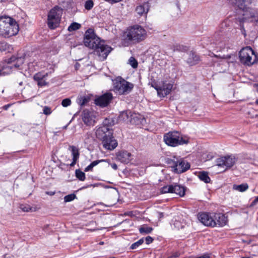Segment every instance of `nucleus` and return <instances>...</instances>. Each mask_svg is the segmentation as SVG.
I'll list each match as a JSON object with an SVG mask.
<instances>
[{
	"label": "nucleus",
	"mask_w": 258,
	"mask_h": 258,
	"mask_svg": "<svg viewBox=\"0 0 258 258\" xmlns=\"http://www.w3.org/2000/svg\"><path fill=\"white\" fill-rule=\"evenodd\" d=\"M121 115L122 116H126L127 117H128V114H127V112H123L121 114Z\"/></svg>",
	"instance_id": "603ef678"
},
{
	"label": "nucleus",
	"mask_w": 258,
	"mask_h": 258,
	"mask_svg": "<svg viewBox=\"0 0 258 258\" xmlns=\"http://www.w3.org/2000/svg\"><path fill=\"white\" fill-rule=\"evenodd\" d=\"M253 87L255 88L256 91L258 92V84H254Z\"/></svg>",
	"instance_id": "864d4df0"
},
{
	"label": "nucleus",
	"mask_w": 258,
	"mask_h": 258,
	"mask_svg": "<svg viewBox=\"0 0 258 258\" xmlns=\"http://www.w3.org/2000/svg\"><path fill=\"white\" fill-rule=\"evenodd\" d=\"M71 100L70 98H66L62 100L61 105L63 107H66L71 104Z\"/></svg>",
	"instance_id": "e433bc0d"
},
{
	"label": "nucleus",
	"mask_w": 258,
	"mask_h": 258,
	"mask_svg": "<svg viewBox=\"0 0 258 258\" xmlns=\"http://www.w3.org/2000/svg\"><path fill=\"white\" fill-rule=\"evenodd\" d=\"M137 241L139 243V244L141 245L144 242V239L143 238H141V239H140V240H139Z\"/></svg>",
	"instance_id": "8fccbe9b"
},
{
	"label": "nucleus",
	"mask_w": 258,
	"mask_h": 258,
	"mask_svg": "<svg viewBox=\"0 0 258 258\" xmlns=\"http://www.w3.org/2000/svg\"><path fill=\"white\" fill-rule=\"evenodd\" d=\"M199 178L202 181L208 183L211 181V179L209 176L208 173L206 171L199 172L198 175Z\"/></svg>",
	"instance_id": "a878e982"
},
{
	"label": "nucleus",
	"mask_w": 258,
	"mask_h": 258,
	"mask_svg": "<svg viewBox=\"0 0 258 258\" xmlns=\"http://www.w3.org/2000/svg\"><path fill=\"white\" fill-rule=\"evenodd\" d=\"M240 62L247 66H251L255 61V55L252 48L249 46L243 48L239 52Z\"/></svg>",
	"instance_id": "0eeeda50"
},
{
	"label": "nucleus",
	"mask_w": 258,
	"mask_h": 258,
	"mask_svg": "<svg viewBox=\"0 0 258 258\" xmlns=\"http://www.w3.org/2000/svg\"><path fill=\"white\" fill-rule=\"evenodd\" d=\"M69 150L71 151L72 155L73 156V161L71 163V166H74L78 160L79 159L80 153L79 149L77 147L74 146H70L69 147Z\"/></svg>",
	"instance_id": "aec40b11"
},
{
	"label": "nucleus",
	"mask_w": 258,
	"mask_h": 258,
	"mask_svg": "<svg viewBox=\"0 0 258 258\" xmlns=\"http://www.w3.org/2000/svg\"><path fill=\"white\" fill-rule=\"evenodd\" d=\"M45 193L46 195H48L49 196H53L55 194V191H46Z\"/></svg>",
	"instance_id": "49530a36"
},
{
	"label": "nucleus",
	"mask_w": 258,
	"mask_h": 258,
	"mask_svg": "<svg viewBox=\"0 0 258 258\" xmlns=\"http://www.w3.org/2000/svg\"><path fill=\"white\" fill-rule=\"evenodd\" d=\"M255 103L258 105V99L255 101Z\"/></svg>",
	"instance_id": "4d7b16f0"
},
{
	"label": "nucleus",
	"mask_w": 258,
	"mask_h": 258,
	"mask_svg": "<svg viewBox=\"0 0 258 258\" xmlns=\"http://www.w3.org/2000/svg\"><path fill=\"white\" fill-rule=\"evenodd\" d=\"M140 245L139 244V243L138 242V241L133 243L130 248L131 249H136L137 248H138Z\"/></svg>",
	"instance_id": "37998d69"
},
{
	"label": "nucleus",
	"mask_w": 258,
	"mask_h": 258,
	"mask_svg": "<svg viewBox=\"0 0 258 258\" xmlns=\"http://www.w3.org/2000/svg\"><path fill=\"white\" fill-rule=\"evenodd\" d=\"M172 187H173L172 193L178 195L180 197H182L184 195L185 188L183 186L175 183L172 184Z\"/></svg>",
	"instance_id": "5701e85b"
},
{
	"label": "nucleus",
	"mask_w": 258,
	"mask_h": 258,
	"mask_svg": "<svg viewBox=\"0 0 258 258\" xmlns=\"http://www.w3.org/2000/svg\"><path fill=\"white\" fill-rule=\"evenodd\" d=\"M37 84L39 86H45L47 83L45 80H44V79L42 80H41L40 81H37Z\"/></svg>",
	"instance_id": "a19ab883"
},
{
	"label": "nucleus",
	"mask_w": 258,
	"mask_h": 258,
	"mask_svg": "<svg viewBox=\"0 0 258 258\" xmlns=\"http://www.w3.org/2000/svg\"><path fill=\"white\" fill-rule=\"evenodd\" d=\"M106 2H111V3H117L121 1V0H105Z\"/></svg>",
	"instance_id": "09e8293b"
},
{
	"label": "nucleus",
	"mask_w": 258,
	"mask_h": 258,
	"mask_svg": "<svg viewBox=\"0 0 258 258\" xmlns=\"http://www.w3.org/2000/svg\"><path fill=\"white\" fill-rule=\"evenodd\" d=\"M249 2L247 0H232L231 5L235 8L242 12L248 8Z\"/></svg>",
	"instance_id": "dca6fc26"
},
{
	"label": "nucleus",
	"mask_w": 258,
	"mask_h": 258,
	"mask_svg": "<svg viewBox=\"0 0 258 258\" xmlns=\"http://www.w3.org/2000/svg\"><path fill=\"white\" fill-rule=\"evenodd\" d=\"M130 64L133 68L136 69L138 67V63L137 60L134 57H131L128 61Z\"/></svg>",
	"instance_id": "72a5a7b5"
},
{
	"label": "nucleus",
	"mask_w": 258,
	"mask_h": 258,
	"mask_svg": "<svg viewBox=\"0 0 258 258\" xmlns=\"http://www.w3.org/2000/svg\"><path fill=\"white\" fill-rule=\"evenodd\" d=\"M255 11L248 7L243 11L242 15L243 16L242 19V21H248L253 22L254 14Z\"/></svg>",
	"instance_id": "f3484780"
},
{
	"label": "nucleus",
	"mask_w": 258,
	"mask_h": 258,
	"mask_svg": "<svg viewBox=\"0 0 258 258\" xmlns=\"http://www.w3.org/2000/svg\"><path fill=\"white\" fill-rule=\"evenodd\" d=\"M22 82H21V83H20V85H22Z\"/></svg>",
	"instance_id": "052dcab7"
},
{
	"label": "nucleus",
	"mask_w": 258,
	"mask_h": 258,
	"mask_svg": "<svg viewBox=\"0 0 258 258\" xmlns=\"http://www.w3.org/2000/svg\"><path fill=\"white\" fill-rule=\"evenodd\" d=\"M19 32V26L15 20L9 17H0V36L9 37Z\"/></svg>",
	"instance_id": "f03ea898"
},
{
	"label": "nucleus",
	"mask_w": 258,
	"mask_h": 258,
	"mask_svg": "<svg viewBox=\"0 0 258 258\" xmlns=\"http://www.w3.org/2000/svg\"><path fill=\"white\" fill-rule=\"evenodd\" d=\"M104 161L105 160L103 159L94 161L90 165H89L87 167H86L85 168L84 171L88 172L89 171H92L94 167L97 165L99 163Z\"/></svg>",
	"instance_id": "cd10ccee"
},
{
	"label": "nucleus",
	"mask_w": 258,
	"mask_h": 258,
	"mask_svg": "<svg viewBox=\"0 0 258 258\" xmlns=\"http://www.w3.org/2000/svg\"><path fill=\"white\" fill-rule=\"evenodd\" d=\"M111 166L114 170H116L117 169V166L115 163L111 164Z\"/></svg>",
	"instance_id": "de8ad7c7"
},
{
	"label": "nucleus",
	"mask_w": 258,
	"mask_h": 258,
	"mask_svg": "<svg viewBox=\"0 0 258 258\" xmlns=\"http://www.w3.org/2000/svg\"><path fill=\"white\" fill-rule=\"evenodd\" d=\"M2 74V71L0 70V76Z\"/></svg>",
	"instance_id": "bf43d9fd"
},
{
	"label": "nucleus",
	"mask_w": 258,
	"mask_h": 258,
	"mask_svg": "<svg viewBox=\"0 0 258 258\" xmlns=\"http://www.w3.org/2000/svg\"><path fill=\"white\" fill-rule=\"evenodd\" d=\"M164 141L168 146L176 147L178 145L187 144L188 141L183 139L178 132H170L164 136Z\"/></svg>",
	"instance_id": "423d86ee"
},
{
	"label": "nucleus",
	"mask_w": 258,
	"mask_h": 258,
	"mask_svg": "<svg viewBox=\"0 0 258 258\" xmlns=\"http://www.w3.org/2000/svg\"><path fill=\"white\" fill-rule=\"evenodd\" d=\"M172 87V84H164L162 87L156 88V89L159 96L164 97L170 93Z\"/></svg>",
	"instance_id": "2eb2a0df"
},
{
	"label": "nucleus",
	"mask_w": 258,
	"mask_h": 258,
	"mask_svg": "<svg viewBox=\"0 0 258 258\" xmlns=\"http://www.w3.org/2000/svg\"><path fill=\"white\" fill-rule=\"evenodd\" d=\"M258 202V196L255 198V199L252 202L251 205L254 206Z\"/></svg>",
	"instance_id": "a18cd8bd"
},
{
	"label": "nucleus",
	"mask_w": 258,
	"mask_h": 258,
	"mask_svg": "<svg viewBox=\"0 0 258 258\" xmlns=\"http://www.w3.org/2000/svg\"><path fill=\"white\" fill-rule=\"evenodd\" d=\"M76 197L75 194H70L64 197V200L66 203L70 202L74 200Z\"/></svg>",
	"instance_id": "c9c22d12"
},
{
	"label": "nucleus",
	"mask_w": 258,
	"mask_h": 258,
	"mask_svg": "<svg viewBox=\"0 0 258 258\" xmlns=\"http://www.w3.org/2000/svg\"><path fill=\"white\" fill-rule=\"evenodd\" d=\"M88 101V99L85 97H82L79 100V104L81 106L84 105Z\"/></svg>",
	"instance_id": "58836bf2"
},
{
	"label": "nucleus",
	"mask_w": 258,
	"mask_h": 258,
	"mask_svg": "<svg viewBox=\"0 0 258 258\" xmlns=\"http://www.w3.org/2000/svg\"><path fill=\"white\" fill-rule=\"evenodd\" d=\"M168 164L171 165L173 168V171L176 173H181L185 172L190 168V164L188 162L185 161L183 159L178 160L168 159Z\"/></svg>",
	"instance_id": "6e6552de"
},
{
	"label": "nucleus",
	"mask_w": 258,
	"mask_h": 258,
	"mask_svg": "<svg viewBox=\"0 0 258 258\" xmlns=\"http://www.w3.org/2000/svg\"><path fill=\"white\" fill-rule=\"evenodd\" d=\"M145 241L146 244H149L153 242V238L152 237L148 236L145 238Z\"/></svg>",
	"instance_id": "79ce46f5"
},
{
	"label": "nucleus",
	"mask_w": 258,
	"mask_h": 258,
	"mask_svg": "<svg viewBox=\"0 0 258 258\" xmlns=\"http://www.w3.org/2000/svg\"><path fill=\"white\" fill-rule=\"evenodd\" d=\"M214 219L216 222V226L218 225L220 227L225 226L227 222V217L221 213H214Z\"/></svg>",
	"instance_id": "6ab92c4d"
},
{
	"label": "nucleus",
	"mask_w": 258,
	"mask_h": 258,
	"mask_svg": "<svg viewBox=\"0 0 258 258\" xmlns=\"http://www.w3.org/2000/svg\"><path fill=\"white\" fill-rule=\"evenodd\" d=\"M131 154L127 151H121L117 154V159L122 163L127 164L131 161Z\"/></svg>",
	"instance_id": "a211bd4d"
},
{
	"label": "nucleus",
	"mask_w": 258,
	"mask_h": 258,
	"mask_svg": "<svg viewBox=\"0 0 258 258\" xmlns=\"http://www.w3.org/2000/svg\"><path fill=\"white\" fill-rule=\"evenodd\" d=\"M20 209L24 212H29L32 210V208L30 206L25 205H21Z\"/></svg>",
	"instance_id": "4c0bfd02"
},
{
	"label": "nucleus",
	"mask_w": 258,
	"mask_h": 258,
	"mask_svg": "<svg viewBox=\"0 0 258 258\" xmlns=\"http://www.w3.org/2000/svg\"><path fill=\"white\" fill-rule=\"evenodd\" d=\"M81 27V25L79 23L74 22L68 27V30L70 32L77 30Z\"/></svg>",
	"instance_id": "473e14b6"
},
{
	"label": "nucleus",
	"mask_w": 258,
	"mask_h": 258,
	"mask_svg": "<svg viewBox=\"0 0 258 258\" xmlns=\"http://www.w3.org/2000/svg\"><path fill=\"white\" fill-rule=\"evenodd\" d=\"M173 188L172 184L167 185L161 188L160 192L162 194L172 193Z\"/></svg>",
	"instance_id": "c756f323"
},
{
	"label": "nucleus",
	"mask_w": 258,
	"mask_h": 258,
	"mask_svg": "<svg viewBox=\"0 0 258 258\" xmlns=\"http://www.w3.org/2000/svg\"><path fill=\"white\" fill-rule=\"evenodd\" d=\"M248 188V185L247 183H242L240 185L234 184L233 185V189L234 190L244 192Z\"/></svg>",
	"instance_id": "bb28decb"
},
{
	"label": "nucleus",
	"mask_w": 258,
	"mask_h": 258,
	"mask_svg": "<svg viewBox=\"0 0 258 258\" xmlns=\"http://www.w3.org/2000/svg\"><path fill=\"white\" fill-rule=\"evenodd\" d=\"M134 87L133 84L124 80L117 81L114 83V90L119 94H126L129 93Z\"/></svg>",
	"instance_id": "9d476101"
},
{
	"label": "nucleus",
	"mask_w": 258,
	"mask_h": 258,
	"mask_svg": "<svg viewBox=\"0 0 258 258\" xmlns=\"http://www.w3.org/2000/svg\"><path fill=\"white\" fill-rule=\"evenodd\" d=\"M84 143L86 145H91L94 142V139L91 132L86 133L83 137Z\"/></svg>",
	"instance_id": "393cba45"
},
{
	"label": "nucleus",
	"mask_w": 258,
	"mask_h": 258,
	"mask_svg": "<svg viewBox=\"0 0 258 258\" xmlns=\"http://www.w3.org/2000/svg\"><path fill=\"white\" fill-rule=\"evenodd\" d=\"M113 124V120L106 119L104 120L103 124L100 126L96 127L95 135L96 138L103 141L113 135V131L110 127Z\"/></svg>",
	"instance_id": "20e7f679"
},
{
	"label": "nucleus",
	"mask_w": 258,
	"mask_h": 258,
	"mask_svg": "<svg viewBox=\"0 0 258 258\" xmlns=\"http://www.w3.org/2000/svg\"><path fill=\"white\" fill-rule=\"evenodd\" d=\"M102 144L103 148L108 150H114L118 145L117 141L112 136L102 141Z\"/></svg>",
	"instance_id": "4468645a"
},
{
	"label": "nucleus",
	"mask_w": 258,
	"mask_h": 258,
	"mask_svg": "<svg viewBox=\"0 0 258 258\" xmlns=\"http://www.w3.org/2000/svg\"><path fill=\"white\" fill-rule=\"evenodd\" d=\"M149 10V5L147 3H144L137 7L136 11L140 16L144 14H147Z\"/></svg>",
	"instance_id": "b1692460"
},
{
	"label": "nucleus",
	"mask_w": 258,
	"mask_h": 258,
	"mask_svg": "<svg viewBox=\"0 0 258 258\" xmlns=\"http://www.w3.org/2000/svg\"><path fill=\"white\" fill-rule=\"evenodd\" d=\"M214 215L207 213H200L198 215L199 220L204 225L207 226L215 227L216 226V222L214 219Z\"/></svg>",
	"instance_id": "9b49d317"
},
{
	"label": "nucleus",
	"mask_w": 258,
	"mask_h": 258,
	"mask_svg": "<svg viewBox=\"0 0 258 258\" xmlns=\"http://www.w3.org/2000/svg\"><path fill=\"white\" fill-rule=\"evenodd\" d=\"M94 6V3L92 0H88L85 3V8L87 10H90Z\"/></svg>",
	"instance_id": "f704fd0d"
},
{
	"label": "nucleus",
	"mask_w": 258,
	"mask_h": 258,
	"mask_svg": "<svg viewBox=\"0 0 258 258\" xmlns=\"http://www.w3.org/2000/svg\"><path fill=\"white\" fill-rule=\"evenodd\" d=\"M10 105H11L10 104L6 105L4 106L3 108L5 110H7L8 109V108L10 106Z\"/></svg>",
	"instance_id": "3c124183"
},
{
	"label": "nucleus",
	"mask_w": 258,
	"mask_h": 258,
	"mask_svg": "<svg viewBox=\"0 0 258 258\" xmlns=\"http://www.w3.org/2000/svg\"><path fill=\"white\" fill-rule=\"evenodd\" d=\"M244 258H249V257H244Z\"/></svg>",
	"instance_id": "e2e57ef3"
},
{
	"label": "nucleus",
	"mask_w": 258,
	"mask_h": 258,
	"mask_svg": "<svg viewBox=\"0 0 258 258\" xmlns=\"http://www.w3.org/2000/svg\"><path fill=\"white\" fill-rule=\"evenodd\" d=\"M82 118L84 123L87 126H93L95 123L96 116L93 111L87 109L83 110Z\"/></svg>",
	"instance_id": "f8f14e48"
},
{
	"label": "nucleus",
	"mask_w": 258,
	"mask_h": 258,
	"mask_svg": "<svg viewBox=\"0 0 258 258\" xmlns=\"http://www.w3.org/2000/svg\"><path fill=\"white\" fill-rule=\"evenodd\" d=\"M84 43L86 46L94 49V54L97 56L100 61L106 59L112 50L110 46L105 44L103 40L97 37L91 29L87 30L85 33Z\"/></svg>",
	"instance_id": "f257e3e1"
},
{
	"label": "nucleus",
	"mask_w": 258,
	"mask_h": 258,
	"mask_svg": "<svg viewBox=\"0 0 258 258\" xmlns=\"http://www.w3.org/2000/svg\"><path fill=\"white\" fill-rule=\"evenodd\" d=\"M76 176L81 181L85 180V174L79 169L76 170Z\"/></svg>",
	"instance_id": "7c9ffc66"
},
{
	"label": "nucleus",
	"mask_w": 258,
	"mask_h": 258,
	"mask_svg": "<svg viewBox=\"0 0 258 258\" xmlns=\"http://www.w3.org/2000/svg\"><path fill=\"white\" fill-rule=\"evenodd\" d=\"M68 124H67V125H66L64 126L63 127V129H66V128H67V126H68Z\"/></svg>",
	"instance_id": "6e6d98bb"
},
{
	"label": "nucleus",
	"mask_w": 258,
	"mask_h": 258,
	"mask_svg": "<svg viewBox=\"0 0 258 258\" xmlns=\"http://www.w3.org/2000/svg\"><path fill=\"white\" fill-rule=\"evenodd\" d=\"M43 111V113L46 115H49L51 113V109L47 106H45L44 107Z\"/></svg>",
	"instance_id": "ea45409f"
},
{
	"label": "nucleus",
	"mask_w": 258,
	"mask_h": 258,
	"mask_svg": "<svg viewBox=\"0 0 258 258\" xmlns=\"http://www.w3.org/2000/svg\"><path fill=\"white\" fill-rule=\"evenodd\" d=\"M159 215H160V218H161L163 216V214L162 213H160Z\"/></svg>",
	"instance_id": "5fc2aeb1"
},
{
	"label": "nucleus",
	"mask_w": 258,
	"mask_h": 258,
	"mask_svg": "<svg viewBox=\"0 0 258 258\" xmlns=\"http://www.w3.org/2000/svg\"><path fill=\"white\" fill-rule=\"evenodd\" d=\"M47 76V74H43L41 72L36 73L33 77V79L36 81H38L43 79L46 76Z\"/></svg>",
	"instance_id": "2f4dec72"
},
{
	"label": "nucleus",
	"mask_w": 258,
	"mask_h": 258,
	"mask_svg": "<svg viewBox=\"0 0 258 258\" xmlns=\"http://www.w3.org/2000/svg\"><path fill=\"white\" fill-rule=\"evenodd\" d=\"M103 243H104V242H100L99 243V244H101V245L103 244Z\"/></svg>",
	"instance_id": "13d9d810"
},
{
	"label": "nucleus",
	"mask_w": 258,
	"mask_h": 258,
	"mask_svg": "<svg viewBox=\"0 0 258 258\" xmlns=\"http://www.w3.org/2000/svg\"><path fill=\"white\" fill-rule=\"evenodd\" d=\"M153 231V228L146 225H144L140 227L139 231L141 234H149Z\"/></svg>",
	"instance_id": "c85d7f7f"
},
{
	"label": "nucleus",
	"mask_w": 258,
	"mask_h": 258,
	"mask_svg": "<svg viewBox=\"0 0 258 258\" xmlns=\"http://www.w3.org/2000/svg\"><path fill=\"white\" fill-rule=\"evenodd\" d=\"M8 63H10V66L8 67L10 69H12L14 67L18 68L23 63V58L21 57L16 58L15 56H13L9 59Z\"/></svg>",
	"instance_id": "412c9836"
},
{
	"label": "nucleus",
	"mask_w": 258,
	"mask_h": 258,
	"mask_svg": "<svg viewBox=\"0 0 258 258\" xmlns=\"http://www.w3.org/2000/svg\"><path fill=\"white\" fill-rule=\"evenodd\" d=\"M110 258H115V257H111Z\"/></svg>",
	"instance_id": "680f3d73"
},
{
	"label": "nucleus",
	"mask_w": 258,
	"mask_h": 258,
	"mask_svg": "<svg viewBox=\"0 0 258 258\" xmlns=\"http://www.w3.org/2000/svg\"><path fill=\"white\" fill-rule=\"evenodd\" d=\"M253 20H254L253 22H258V11L255 12L254 17Z\"/></svg>",
	"instance_id": "c03bdc74"
},
{
	"label": "nucleus",
	"mask_w": 258,
	"mask_h": 258,
	"mask_svg": "<svg viewBox=\"0 0 258 258\" xmlns=\"http://www.w3.org/2000/svg\"><path fill=\"white\" fill-rule=\"evenodd\" d=\"M113 96L111 93H106L96 98L95 99V103L101 107H104L111 102Z\"/></svg>",
	"instance_id": "ddd939ff"
},
{
	"label": "nucleus",
	"mask_w": 258,
	"mask_h": 258,
	"mask_svg": "<svg viewBox=\"0 0 258 258\" xmlns=\"http://www.w3.org/2000/svg\"><path fill=\"white\" fill-rule=\"evenodd\" d=\"M236 158L234 156L230 155L222 157L216 160V166L223 168L221 172L225 171L232 167L236 162Z\"/></svg>",
	"instance_id": "1a4fd4ad"
},
{
	"label": "nucleus",
	"mask_w": 258,
	"mask_h": 258,
	"mask_svg": "<svg viewBox=\"0 0 258 258\" xmlns=\"http://www.w3.org/2000/svg\"><path fill=\"white\" fill-rule=\"evenodd\" d=\"M63 10L58 6H55L49 12L47 18V25L49 28L54 29L57 27L60 23Z\"/></svg>",
	"instance_id": "39448f33"
},
{
	"label": "nucleus",
	"mask_w": 258,
	"mask_h": 258,
	"mask_svg": "<svg viewBox=\"0 0 258 258\" xmlns=\"http://www.w3.org/2000/svg\"><path fill=\"white\" fill-rule=\"evenodd\" d=\"M124 36L126 40L132 43L137 44L146 39L147 33L141 26L135 25L127 29Z\"/></svg>",
	"instance_id": "7ed1b4c3"
},
{
	"label": "nucleus",
	"mask_w": 258,
	"mask_h": 258,
	"mask_svg": "<svg viewBox=\"0 0 258 258\" xmlns=\"http://www.w3.org/2000/svg\"><path fill=\"white\" fill-rule=\"evenodd\" d=\"M188 57L187 59V62L190 65H194L200 61V57L194 52L190 51L188 54Z\"/></svg>",
	"instance_id": "4be33fe9"
}]
</instances>
